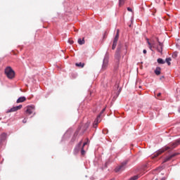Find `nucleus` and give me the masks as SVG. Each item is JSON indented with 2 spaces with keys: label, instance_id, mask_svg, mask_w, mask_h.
Masks as SVG:
<instances>
[{
  "label": "nucleus",
  "instance_id": "1",
  "mask_svg": "<svg viewBox=\"0 0 180 180\" xmlns=\"http://www.w3.org/2000/svg\"><path fill=\"white\" fill-rule=\"evenodd\" d=\"M179 144H180V139H177L175 142L170 143L169 146H166L158 150L156 153L153 154L152 158H155L158 157V155L162 154V153L167 151V150H172V148H175V147H176V146H179Z\"/></svg>",
  "mask_w": 180,
  "mask_h": 180
},
{
  "label": "nucleus",
  "instance_id": "2",
  "mask_svg": "<svg viewBox=\"0 0 180 180\" xmlns=\"http://www.w3.org/2000/svg\"><path fill=\"white\" fill-rule=\"evenodd\" d=\"M88 140L86 142H84L83 143L82 146V141H80L75 148V154H78V153H79V150H81V154L82 155H85V150L84 148H85V146L88 145Z\"/></svg>",
  "mask_w": 180,
  "mask_h": 180
},
{
  "label": "nucleus",
  "instance_id": "3",
  "mask_svg": "<svg viewBox=\"0 0 180 180\" xmlns=\"http://www.w3.org/2000/svg\"><path fill=\"white\" fill-rule=\"evenodd\" d=\"M5 74L7 77L9 78V79H12L15 78V71L12 70V68L11 67H7L5 69Z\"/></svg>",
  "mask_w": 180,
  "mask_h": 180
},
{
  "label": "nucleus",
  "instance_id": "4",
  "mask_svg": "<svg viewBox=\"0 0 180 180\" xmlns=\"http://www.w3.org/2000/svg\"><path fill=\"white\" fill-rule=\"evenodd\" d=\"M108 64H109V53L106 52L103 60L102 70H106Z\"/></svg>",
  "mask_w": 180,
  "mask_h": 180
},
{
  "label": "nucleus",
  "instance_id": "5",
  "mask_svg": "<svg viewBox=\"0 0 180 180\" xmlns=\"http://www.w3.org/2000/svg\"><path fill=\"white\" fill-rule=\"evenodd\" d=\"M126 165H127V160L124 161L121 165L117 167L115 169V172H122L126 169Z\"/></svg>",
  "mask_w": 180,
  "mask_h": 180
},
{
  "label": "nucleus",
  "instance_id": "6",
  "mask_svg": "<svg viewBox=\"0 0 180 180\" xmlns=\"http://www.w3.org/2000/svg\"><path fill=\"white\" fill-rule=\"evenodd\" d=\"M122 50V48L120 46H118L117 49V51L115 52V58L117 60V62L120 61V51Z\"/></svg>",
  "mask_w": 180,
  "mask_h": 180
},
{
  "label": "nucleus",
  "instance_id": "7",
  "mask_svg": "<svg viewBox=\"0 0 180 180\" xmlns=\"http://www.w3.org/2000/svg\"><path fill=\"white\" fill-rule=\"evenodd\" d=\"M100 122H101V115H98L93 124V127L94 129H96L98 127V123H100Z\"/></svg>",
  "mask_w": 180,
  "mask_h": 180
},
{
  "label": "nucleus",
  "instance_id": "8",
  "mask_svg": "<svg viewBox=\"0 0 180 180\" xmlns=\"http://www.w3.org/2000/svg\"><path fill=\"white\" fill-rule=\"evenodd\" d=\"M34 109V106H28L26 110L27 115H32L33 113Z\"/></svg>",
  "mask_w": 180,
  "mask_h": 180
},
{
  "label": "nucleus",
  "instance_id": "9",
  "mask_svg": "<svg viewBox=\"0 0 180 180\" xmlns=\"http://www.w3.org/2000/svg\"><path fill=\"white\" fill-rule=\"evenodd\" d=\"M158 41V46H156L158 53H162V43Z\"/></svg>",
  "mask_w": 180,
  "mask_h": 180
},
{
  "label": "nucleus",
  "instance_id": "10",
  "mask_svg": "<svg viewBox=\"0 0 180 180\" xmlns=\"http://www.w3.org/2000/svg\"><path fill=\"white\" fill-rule=\"evenodd\" d=\"M19 109H22V105L13 107L12 108L10 109L9 112H16V110H19Z\"/></svg>",
  "mask_w": 180,
  "mask_h": 180
},
{
  "label": "nucleus",
  "instance_id": "11",
  "mask_svg": "<svg viewBox=\"0 0 180 180\" xmlns=\"http://www.w3.org/2000/svg\"><path fill=\"white\" fill-rule=\"evenodd\" d=\"M176 155H178V153L172 154V155L166 158L164 160V162H167L169 161L172 158H174V157H176Z\"/></svg>",
  "mask_w": 180,
  "mask_h": 180
},
{
  "label": "nucleus",
  "instance_id": "12",
  "mask_svg": "<svg viewBox=\"0 0 180 180\" xmlns=\"http://www.w3.org/2000/svg\"><path fill=\"white\" fill-rule=\"evenodd\" d=\"M148 44L150 50H153V49L157 48V44H155L154 42L150 43V41H148Z\"/></svg>",
  "mask_w": 180,
  "mask_h": 180
},
{
  "label": "nucleus",
  "instance_id": "13",
  "mask_svg": "<svg viewBox=\"0 0 180 180\" xmlns=\"http://www.w3.org/2000/svg\"><path fill=\"white\" fill-rule=\"evenodd\" d=\"M6 140V134L3 133L0 136V142L2 143L3 141H5Z\"/></svg>",
  "mask_w": 180,
  "mask_h": 180
},
{
  "label": "nucleus",
  "instance_id": "14",
  "mask_svg": "<svg viewBox=\"0 0 180 180\" xmlns=\"http://www.w3.org/2000/svg\"><path fill=\"white\" fill-rule=\"evenodd\" d=\"M25 101H26V97L25 96L20 97L17 100V103H22V102H25Z\"/></svg>",
  "mask_w": 180,
  "mask_h": 180
},
{
  "label": "nucleus",
  "instance_id": "15",
  "mask_svg": "<svg viewBox=\"0 0 180 180\" xmlns=\"http://www.w3.org/2000/svg\"><path fill=\"white\" fill-rule=\"evenodd\" d=\"M155 74L156 75H160V74H161V68L157 67L156 69L155 70Z\"/></svg>",
  "mask_w": 180,
  "mask_h": 180
},
{
  "label": "nucleus",
  "instance_id": "16",
  "mask_svg": "<svg viewBox=\"0 0 180 180\" xmlns=\"http://www.w3.org/2000/svg\"><path fill=\"white\" fill-rule=\"evenodd\" d=\"M116 46H117V41L116 39H114L113 43H112V49L115 50L116 49Z\"/></svg>",
  "mask_w": 180,
  "mask_h": 180
},
{
  "label": "nucleus",
  "instance_id": "17",
  "mask_svg": "<svg viewBox=\"0 0 180 180\" xmlns=\"http://www.w3.org/2000/svg\"><path fill=\"white\" fill-rule=\"evenodd\" d=\"M76 67H79L80 68H84L85 64L82 63H79L75 64Z\"/></svg>",
  "mask_w": 180,
  "mask_h": 180
},
{
  "label": "nucleus",
  "instance_id": "18",
  "mask_svg": "<svg viewBox=\"0 0 180 180\" xmlns=\"http://www.w3.org/2000/svg\"><path fill=\"white\" fill-rule=\"evenodd\" d=\"M77 41L81 46H82V44H85V40L84 39V38L82 39H79Z\"/></svg>",
  "mask_w": 180,
  "mask_h": 180
},
{
  "label": "nucleus",
  "instance_id": "19",
  "mask_svg": "<svg viewBox=\"0 0 180 180\" xmlns=\"http://www.w3.org/2000/svg\"><path fill=\"white\" fill-rule=\"evenodd\" d=\"M162 169V167H158L153 171V174H157L156 172H160Z\"/></svg>",
  "mask_w": 180,
  "mask_h": 180
},
{
  "label": "nucleus",
  "instance_id": "20",
  "mask_svg": "<svg viewBox=\"0 0 180 180\" xmlns=\"http://www.w3.org/2000/svg\"><path fill=\"white\" fill-rule=\"evenodd\" d=\"M158 64H165V61H164V60H162V58H158Z\"/></svg>",
  "mask_w": 180,
  "mask_h": 180
},
{
  "label": "nucleus",
  "instance_id": "21",
  "mask_svg": "<svg viewBox=\"0 0 180 180\" xmlns=\"http://www.w3.org/2000/svg\"><path fill=\"white\" fill-rule=\"evenodd\" d=\"M126 0H119V5L120 6H123V5H124V1Z\"/></svg>",
  "mask_w": 180,
  "mask_h": 180
},
{
  "label": "nucleus",
  "instance_id": "22",
  "mask_svg": "<svg viewBox=\"0 0 180 180\" xmlns=\"http://www.w3.org/2000/svg\"><path fill=\"white\" fill-rule=\"evenodd\" d=\"M171 58H166V63H167L168 65H171Z\"/></svg>",
  "mask_w": 180,
  "mask_h": 180
},
{
  "label": "nucleus",
  "instance_id": "23",
  "mask_svg": "<svg viewBox=\"0 0 180 180\" xmlns=\"http://www.w3.org/2000/svg\"><path fill=\"white\" fill-rule=\"evenodd\" d=\"M172 57L173 58H176L178 57V52H174V53L172 54Z\"/></svg>",
  "mask_w": 180,
  "mask_h": 180
},
{
  "label": "nucleus",
  "instance_id": "24",
  "mask_svg": "<svg viewBox=\"0 0 180 180\" xmlns=\"http://www.w3.org/2000/svg\"><path fill=\"white\" fill-rule=\"evenodd\" d=\"M114 40H117H117H119V34L118 33L116 34Z\"/></svg>",
  "mask_w": 180,
  "mask_h": 180
},
{
  "label": "nucleus",
  "instance_id": "25",
  "mask_svg": "<svg viewBox=\"0 0 180 180\" xmlns=\"http://www.w3.org/2000/svg\"><path fill=\"white\" fill-rule=\"evenodd\" d=\"M68 43H70V44H74V41L69 39L68 40Z\"/></svg>",
  "mask_w": 180,
  "mask_h": 180
},
{
  "label": "nucleus",
  "instance_id": "26",
  "mask_svg": "<svg viewBox=\"0 0 180 180\" xmlns=\"http://www.w3.org/2000/svg\"><path fill=\"white\" fill-rule=\"evenodd\" d=\"M79 131L77 130V131L75 133L74 137H77V136H78V132H79Z\"/></svg>",
  "mask_w": 180,
  "mask_h": 180
},
{
  "label": "nucleus",
  "instance_id": "27",
  "mask_svg": "<svg viewBox=\"0 0 180 180\" xmlns=\"http://www.w3.org/2000/svg\"><path fill=\"white\" fill-rule=\"evenodd\" d=\"M127 11H129V12H132L133 10L131 9V8L128 7Z\"/></svg>",
  "mask_w": 180,
  "mask_h": 180
},
{
  "label": "nucleus",
  "instance_id": "28",
  "mask_svg": "<svg viewBox=\"0 0 180 180\" xmlns=\"http://www.w3.org/2000/svg\"><path fill=\"white\" fill-rule=\"evenodd\" d=\"M143 54H147V50L144 49V50L143 51Z\"/></svg>",
  "mask_w": 180,
  "mask_h": 180
},
{
  "label": "nucleus",
  "instance_id": "29",
  "mask_svg": "<svg viewBox=\"0 0 180 180\" xmlns=\"http://www.w3.org/2000/svg\"><path fill=\"white\" fill-rule=\"evenodd\" d=\"M27 122V120H26V119H24L23 120H22V123H26Z\"/></svg>",
  "mask_w": 180,
  "mask_h": 180
},
{
  "label": "nucleus",
  "instance_id": "30",
  "mask_svg": "<svg viewBox=\"0 0 180 180\" xmlns=\"http://www.w3.org/2000/svg\"><path fill=\"white\" fill-rule=\"evenodd\" d=\"M103 112H105V108H103V109L102 110V111H101V115L102 113H103ZM101 115H100V117H101Z\"/></svg>",
  "mask_w": 180,
  "mask_h": 180
},
{
  "label": "nucleus",
  "instance_id": "31",
  "mask_svg": "<svg viewBox=\"0 0 180 180\" xmlns=\"http://www.w3.org/2000/svg\"><path fill=\"white\" fill-rule=\"evenodd\" d=\"M157 96H161V93H158Z\"/></svg>",
  "mask_w": 180,
  "mask_h": 180
},
{
  "label": "nucleus",
  "instance_id": "32",
  "mask_svg": "<svg viewBox=\"0 0 180 180\" xmlns=\"http://www.w3.org/2000/svg\"><path fill=\"white\" fill-rule=\"evenodd\" d=\"M117 33H118V34H119V30H117Z\"/></svg>",
  "mask_w": 180,
  "mask_h": 180
},
{
  "label": "nucleus",
  "instance_id": "33",
  "mask_svg": "<svg viewBox=\"0 0 180 180\" xmlns=\"http://www.w3.org/2000/svg\"><path fill=\"white\" fill-rule=\"evenodd\" d=\"M179 113H180V108L179 109Z\"/></svg>",
  "mask_w": 180,
  "mask_h": 180
},
{
  "label": "nucleus",
  "instance_id": "34",
  "mask_svg": "<svg viewBox=\"0 0 180 180\" xmlns=\"http://www.w3.org/2000/svg\"><path fill=\"white\" fill-rule=\"evenodd\" d=\"M155 180H158V179H155Z\"/></svg>",
  "mask_w": 180,
  "mask_h": 180
},
{
  "label": "nucleus",
  "instance_id": "35",
  "mask_svg": "<svg viewBox=\"0 0 180 180\" xmlns=\"http://www.w3.org/2000/svg\"><path fill=\"white\" fill-rule=\"evenodd\" d=\"M160 180H162V179H160Z\"/></svg>",
  "mask_w": 180,
  "mask_h": 180
}]
</instances>
